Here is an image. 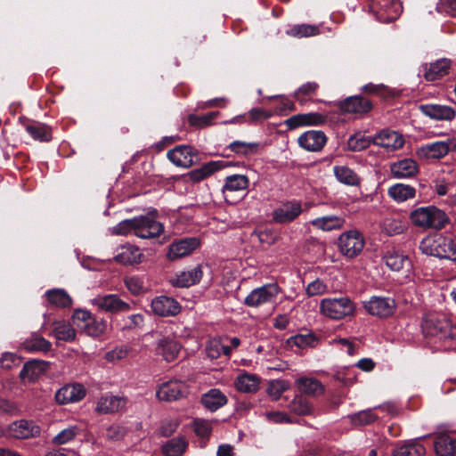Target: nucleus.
I'll list each match as a JSON object with an SVG mask.
<instances>
[{
    "instance_id": "nucleus-35",
    "label": "nucleus",
    "mask_w": 456,
    "mask_h": 456,
    "mask_svg": "<svg viewBox=\"0 0 456 456\" xmlns=\"http://www.w3.org/2000/svg\"><path fill=\"white\" fill-rule=\"evenodd\" d=\"M333 173L336 179L345 185L359 186L361 183L360 176L347 166H335L333 167Z\"/></svg>"
},
{
    "instance_id": "nucleus-44",
    "label": "nucleus",
    "mask_w": 456,
    "mask_h": 456,
    "mask_svg": "<svg viewBox=\"0 0 456 456\" xmlns=\"http://www.w3.org/2000/svg\"><path fill=\"white\" fill-rule=\"evenodd\" d=\"M415 193L416 190L414 187L403 183H396L388 189L389 196L397 202H403L412 199L415 197Z\"/></svg>"
},
{
    "instance_id": "nucleus-60",
    "label": "nucleus",
    "mask_w": 456,
    "mask_h": 456,
    "mask_svg": "<svg viewBox=\"0 0 456 456\" xmlns=\"http://www.w3.org/2000/svg\"><path fill=\"white\" fill-rule=\"evenodd\" d=\"M93 317L92 314L84 309H77L73 313L72 320L75 325H77L79 329L85 330L87 324L91 322V318Z\"/></svg>"
},
{
    "instance_id": "nucleus-20",
    "label": "nucleus",
    "mask_w": 456,
    "mask_h": 456,
    "mask_svg": "<svg viewBox=\"0 0 456 456\" xmlns=\"http://www.w3.org/2000/svg\"><path fill=\"white\" fill-rule=\"evenodd\" d=\"M151 307L155 314L162 317L175 316L181 312L180 304L175 298L167 296L154 297Z\"/></svg>"
},
{
    "instance_id": "nucleus-61",
    "label": "nucleus",
    "mask_w": 456,
    "mask_h": 456,
    "mask_svg": "<svg viewBox=\"0 0 456 456\" xmlns=\"http://www.w3.org/2000/svg\"><path fill=\"white\" fill-rule=\"evenodd\" d=\"M129 348L125 346H117L110 351H108L105 354V359L110 362H117L124 360L128 356Z\"/></svg>"
},
{
    "instance_id": "nucleus-40",
    "label": "nucleus",
    "mask_w": 456,
    "mask_h": 456,
    "mask_svg": "<svg viewBox=\"0 0 456 456\" xmlns=\"http://www.w3.org/2000/svg\"><path fill=\"white\" fill-rule=\"evenodd\" d=\"M426 449L419 443V439L405 442L398 446L393 452V456H425Z\"/></svg>"
},
{
    "instance_id": "nucleus-7",
    "label": "nucleus",
    "mask_w": 456,
    "mask_h": 456,
    "mask_svg": "<svg viewBox=\"0 0 456 456\" xmlns=\"http://www.w3.org/2000/svg\"><path fill=\"white\" fill-rule=\"evenodd\" d=\"M92 305L99 311L117 314L132 310L129 303L122 300L117 294L97 295L90 300Z\"/></svg>"
},
{
    "instance_id": "nucleus-19",
    "label": "nucleus",
    "mask_w": 456,
    "mask_h": 456,
    "mask_svg": "<svg viewBox=\"0 0 456 456\" xmlns=\"http://www.w3.org/2000/svg\"><path fill=\"white\" fill-rule=\"evenodd\" d=\"M167 159L176 167L188 168L197 158L196 151L188 145H179L167 151Z\"/></svg>"
},
{
    "instance_id": "nucleus-57",
    "label": "nucleus",
    "mask_w": 456,
    "mask_h": 456,
    "mask_svg": "<svg viewBox=\"0 0 456 456\" xmlns=\"http://www.w3.org/2000/svg\"><path fill=\"white\" fill-rule=\"evenodd\" d=\"M91 322L85 328V332L92 337H98L104 333L107 323L103 320H96L94 317L91 318Z\"/></svg>"
},
{
    "instance_id": "nucleus-24",
    "label": "nucleus",
    "mask_w": 456,
    "mask_h": 456,
    "mask_svg": "<svg viewBox=\"0 0 456 456\" xmlns=\"http://www.w3.org/2000/svg\"><path fill=\"white\" fill-rule=\"evenodd\" d=\"M126 404V399L123 396L106 394L101 396L95 406V411L100 414H110L118 411Z\"/></svg>"
},
{
    "instance_id": "nucleus-8",
    "label": "nucleus",
    "mask_w": 456,
    "mask_h": 456,
    "mask_svg": "<svg viewBox=\"0 0 456 456\" xmlns=\"http://www.w3.org/2000/svg\"><path fill=\"white\" fill-rule=\"evenodd\" d=\"M164 232V225L151 215L134 217V236L149 240L160 236Z\"/></svg>"
},
{
    "instance_id": "nucleus-49",
    "label": "nucleus",
    "mask_w": 456,
    "mask_h": 456,
    "mask_svg": "<svg viewBox=\"0 0 456 456\" xmlns=\"http://www.w3.org/2000/svg\"><path fill=\"white\" fill-rule=\"evenodd\" d=\"M206 354L210 359H216L222 354L228 356L231 354V346H224L220 339L214 338L208 342Z\"/></svg>"
},
{
    "instance_id": "nucleus-5",
    "label": "nucleus",
    "mask_w": 456,
    "mask_h": 456,
    "mask_svg": "<svg viewBox=\"0 0 456 456\" xmlns=\"http://www.w3.org/2000/svg\"><path fill=\"white\" fill-rule=\"evenodd\" d=\"M370 10L377 20L388 23L400 16L403 6L399 0H370Z\"/></svg>"
},
{
    "instance_id": "nucleus-62",
    "label": "nucleus",
    "mask_w": 456,
    "mask_h": 456,
    "mask_svg": "<svg viewBox=\"0 0 456 456\" xmlns=\"http://www.w3.org/2000/svg\"><path fill=\"white\" fill-rule=\"evenodd\" d=\"M143 315L141 314H134L129 316H126L122 319V323L120 324V329L122 330H133L138 327L142 326L143 324Z\"/></svg>"
},
{
    "instance_id": "nucleus-52",
    "label": "nucleus",
    "mask_w": 456,
    "mask_h": 456,
    "mask_svg": "<svg viewBox=\"0 0 456 456\" xmlns=\"http://www.w3.org/2000/svg\"><path fill=\"white\" fill-rule=\"evenodd\" d=\"M81 428L77 426H69L60 431L53 438V443L56 445L65 444L80 435Z\"/></svg>"
},
{
    "instance_id": "nucleus-63",
    "label": "nucleus",
    "mask_w": 456,
    "mask_h": 456,
    "mask_svg": "<svg viewBox=\"0 0 456 456\" xmlns=\"http://www.w3.org/2000/svg\"><path fill=\"white\" fill-rule=\"evenodd\" d=\"M288 389V386L283 380H273L267 387V394L274 400H278L282 393Z\"/></svg>"
},
{
    "instance_id": "nucleus-36",
    "label": "nucleus",
    "mask_w": 456,
    "mask_h": 456,
    "mask_svg": "<svg viewBox=\"0 0 456 456\" xmlns=\"http://www.w3.org/2000/svg\"><path fill=\"white\" fill-rule=\"evenodd\" d=\"M450 60L440 59L429 63L425 69V78L428 81H435L445 76L450 68Z\"/></svg>"
},
{
    "instance_id": "nucleus-55",
    "label": "nucleus",
    "mask_w": 456,
    "mask_h": 456,
    "mask_svg": "<svg viewBox=\"0 0 456 456\" xmlns=\"http://www.w3.org/2000/svg\"><path fill=\"white\" fill-rule=\"evenodd\" d=\"M110 232L114 235H134V217L122 220L118 224L110 228Z\"/></svg>"
},
{
    "instance_id": "nucleus-46",
    "label": "nucleus",
    "mask_w": 456,
    "mask_h": 456,
    "mask_svg": "<svg viewBox=\"0 0 456 456\" xmlns=\"http://www.w3.org/2000/svg\"><path fill=\"white\" fill-rule=\"evenodd\" d=\"M407 228L406 222L397 217H386L381 223V229L389 236L401 234Z\"/></svg>"
},
{
    "instance_id": "nucleus-16",
    "label": "nucleus",
    "mask_w": 456,
    "mask_h": 456,
    "mask_svg": "<svg viewBox=\"0 0 456 456\" xmlns=\"http://www.w3.org/2000/svg\"><path fill=\"white\" fill-rule=\"evenodd\" d=\"M419 110L426 117L438 121H452L456 117V110L445 104H421Z\"/></svg>"
},
{
    "instance_id": "nucleus-14",
    "label": "nucleus",
    "mask_w": 456,
    "mask_h": 456,
    "mask_svg": "<svg viewBox=\"0 0 456 456\" xmlns=\"http://www.w3.org/2000/svg\"><path fill=\"white\" fill-rule=\"evenodd\" d=\"M328 142V137L322 130H308L297 138L298 145L309 152H320Z\"/></svg>"
},
{
    "instance_id": "nucleus-23",
    "label": "nucleus",
    "mask_w": 456,
    "mask_h": 456,
    "mask_svg": "<svg viewBox=\"0 0 456 456\" xmlns=\"http://www.w3.org/2000/svg\"><path fill=\"white\" fill-rule=\"evenodd\" d=\"M376 410H379L387 414H394L395 412V408L394 405L386 403L375 407L373 409L361 411L357 413L349 415L348 418L350 419L351 422L355 426L369 425L374 422L379 418L378 415H376L374 412V411Z\"/></svg>"
},
{
    "instance_id": "nucleus-33",
    "label": "nucleus",
    "mask_w": 456,
    "mask_h": 456,
    "mask_svg": "<svg viewBox=\"0 0 456 456\" xmlns=\"http://www.w3.org/2000/svg\"><path fill=\"white\" fill-rule=\"evenodd\" d=\"M437 456H456V440L447 434H439L434 442Z\"/></svg>"
},
{
    "instance_id": "nucleus-13",
    "label": "nucleus",
    "mask_w": 456,
    "mask_h": 456,
    "mask_svg": "<svg viewBox=\"0 0 456 456\" xmlns=\"http://www.w3.org/2000/svg\"><path fill=\"white\" fill-rule=\"evenodd\" d=\"M187 393V387L178 380H168L160 384L156 390V397L159 401L173 402L183 397Z\"/></svg>"
},
{
    "instance_id": "nucleus-64",
    "label": "nucleus",
    "mask_w": 456,
    "mask_h": 456,
    "mask_svg": "<svg viewBox=\"0 0 456 456\" xmlns=\"http://www.w3.org/2000/svg\"><path fill=\"white\" fill-rule=\"evenodd\" d=\"M218 115V111L209 112L202 116L191 115L190 116L189 120L191 125L205 126L210 125Z\"/></svg>"
},
{
    "instance_id": "nucleus-48",
    "label": "nucleus",
    "mask_w": 456,
    "mask_h": 456,
    "mask_svg": "<svg viewBox=\"0 0 456 456\" xmlns=\"http://www.w3.org/2000/svg\"><path fill=\"white\" fill-rule=\"evenodd\" d=\"M319 33V27L311 24H297L287 30L288 35L297 38L313 37Z\"/></svg>"
},
{
    "instance_id": "nucleus-9",
    "label": "nucleus",
    "mask_w": 456,
    "mask_h": 456,
    "mask_svg": "<svg viewBox=\"0 0 456 456\" xmlns=\"http://www.w3.org/2000/svg\"><path fill=\"white\" fill-rule=\"evenodd\" d=\"M280 293V288L276 283H269L254 289L244 299V304L248 307H259L263 305L275 301Z\"/></svg>"
},
{
    "instance_id": "nucleus-26",
    "label": "nucleus",
    "mask_w": 456,
    "mask_h": 456,
    "mask_svg": "<svg viewBox=\"0 0 456 456\" xmlns=\"http://www.w3.org/2000/svg\"><path fill=\"white\" fill-rule=\"evenodd\" d=\"M142 256L143 255L138 247L126 244L116 249L114 259L120 265H132L141 263Z\"/></svg>"
},
{
    "instance_id": "nucleus-15",
    "label": "nucleus",
    "mask_w": 456,
    "mask_h": 456,
    "mask_svg": "<svg viewBox=\"0 0 456 456\" xmlns=\"http://www.w3.org/2000/svg\"><path fill=\"white\" fill-rule=\"evenodd\" d=\"M200 240L196 237L184 238L172 242L167 253V257L175 261L191 254L200 247Z\"/></svg>"
},
{
    "instance_id": "nucleus-22",
    "label": "nucleus",
    "mask_w": 456,
    "mask_h": 456,
    "mask_svg": "<svg viewBox=\"0 0 456 456\" xmlns=\"http://www.w3.org/2000/svg\"><path fill=\"white\" fill-rule=\"evenodd\" d=\"M50 364L49 362L43 360L28 361L23 365L20 377L24 381L33 382L49 370Z\"/></svg>"
},
{
    "instance_id": "nucleus-32",
    "label": "nucleus",
    "mask_w": 456,
    "mask_h": 456,
    "mask_svg": "<svg viewBox=\"0 0 456 456\" xmlns=\"http://www.w3.org/2000/svg\"><path fill=\"white\" fill-rule=\"evenodd\" d=\"M343 111L354 114H364L370 110L371 103L369 100L361 96H351L340 104Z\"/></svg>"
},
{
    "instance_id": "nucleus-51",
    "label": "nucleus",
    "mask_w": 456,
    "mask_h": 456,
    "mask_svg": "<svg viewBox=\"0 0 456 456\" xmlns=\"http://www.w3.org/2000/svg\"><path fill=\"white\" fill-rule=\"evenodd\" d=\"M371 143H373V137L354 134L349 137L346 146L349 151H361L367 149Z\"/></svg>"
},
{
    "instance_id": "nucleus-18",
    "label": "nucleus",
    "mask_w": 456,
    "mask_h": 456,
    "mask_svg": "<svg viewBox=\"0 0 456 456\" xmlns=\"http://www.w3.org/2000/svg\"><path fill=\"white\" fill-rule=\"evenodd\" d=\"M249 185L248 176L244 175H232L226 177L222 191L226 201L234 203L232 199L235 193L243 194Z\"/></svg>"
},
{
    "instance_id": "nucleus-37",
    "label": "nucleus",
    "mask_w": 456,
    "mask_h": 456,
    "mask_svg": "<svg viewBox=\"0 0 456 456\" xmlns=\"http://www.w3.org/2000/svg\"><path fill=\"white\" fill-rule=\"evenodd\" d=\"M323 122V118L318 113L298 114L290 117L285 121L289 129H295L300 126L318 125Z\"/></svg>"
},
{
    "instance_id": "nucleus-42",
    "label": "nucleus",
    "mask_w": 456,
    "mask_h": 456,
    "mask_svg": "<svg viewBox=\"0 0 456 456\" xmlns=\"http://www.w3.org/2000/svg\"><path fill=\"white\" fill-rule=\"evenodd\" d=\"M202 404L211 411H216L227 403L226 396L218 389H211L201 398Z\"/></svg>"
},
{
    "instance_id": "nucleus-6",
    "label": "nucleus",
    "mask_w": 456,
    "mask_h": 456,
    "mask_svg": "<svg viewBox=\"0 0 456 456\" xmlns=\"http://www.w3.org/2000/svg\"><path fill=\"white\" fill-rule=\"evenodd\" d=\"M364 245V237L357 230L345 232L338 237L339 251L348 258L357 256L362 251Z\"/></svg>"
},
{
    "instance_id": "nucleus-39",
    "label": "nucleus",
    "mask_w": 456,
    "mask_h": 456,
    "mask_svg": "<svg viewBox=\"0 0 456 456\" xmlns=\"http://www.w3.org/2000/svg\"><path fill=\"white\" fill-rule=\"evenodd\" d=\"M22 348L28 352H44L51 350L52 344L37 333H32L22 343Z\"/></svg>"
},
{
    "instance_id": "nucleus-21",
    "label": "nucleus",
    "mask_w": 456,
    "mask_h": 456,
    "mask_svg": "<svg viewBox=\"0 0 456 456\" xmlns=\"http://www.w3.org/2000/svg\"><path fill=\"white\" fill-rule=\"evenodd\" d=\"M39 433V426L26 419L14 421L7 428V435L16 439H28L38 436Z\"/></svg>"
},
{
    "instance_id": "nucleus-58",
    "label": "nucleus",
    "mask_w": 456,
    "mask_h": 456,
    "mask_svg": "<svg viewBox=\"0 0 456 456\" xmlns=\"http://www.w3.org/2000/svg\"><path fill=\"white\" fill-rule=\"evenodd\" d=\"M213 428V422L204 419H196L193 421V429L197 436L208 437Z\"/></svg>"
},
{
    "instance_id": "nucleus-31",
    "label": "nucleus",
    "mask_w": 456,
    "mask_h": 456,
    "mask_svg": "<svg viewBox=\"0 0 456 456\" xmlns=\"http://www.w3.org/2000/svg\"><path fill=\"white\" fill-rule=\"evenodd\" d=\"M224 165L221 161H209L208 163L203 164L200 167L190 171L186 175V177L193 183H199L209 177L215 172L222 169Z\"/></svg>"
},
{
    "instance_id": "nucleus-43",
    "label": "nucleus",
    "mask_w": 456,
    "mask_h": 456,
    "mask_svg": "<svg viewBox=\"0 0 456 456\" xmlns=\"http://www.w3.org/2000/svg\"><path fill=\"white\" fill-rule=\"evenodd\" d=\"M187 441L181 436L174 437L167 441L161 447L165 456H181L186 451Z\"/></svg>"
},
{
    "instance_id": "nucleus-27",
    "label": "nucleus",
    "mask_w": 456,
    "mask_h": 456,
    "mask_svg": "<svg viewBox=\"0 0 456 456\" xmlns=\"http://www.w3.org/2000/svg\"><path fill=\"white\" fill-rule=\"evenodd\" d=\"M259 376L245 370H241L234 380L235 388L241 393H256L259 389Z\"/></svg>"
},
{
    "instance_id": "nucleus-59",
    "label": "nucleus",
    "mask_w": 456,
    "mask_h": 456,
    "mask_svg": "<svg viewBox=\"0 0 456 456\" xmlns=\"http://www.w3.org/2000/svg\"><path fill=\"white\" fill-rule=\"evenodd\" d=\"M328 291V285L321 279H315L305 288V293L308 297L321 296Z\"/></svg>"
},
{
    "instance_id": "nucleus-10",
    "label": "nucleus",
    "mask_w": 456,
    "mask_h": 456,
    "mask_svg": "<svg viewBox=\"0 0 456 456\" xmlns=\"http://www.w3.org/2000/svg\"><path fill=\"white\" fill-rule=\"evenodd\" d=\"M365 310L370 315L379 318L391 316L395 311V302L391 297L373 296L363 303Z\"/></svg>"
},
{
    "instance_id": "nucleus-45",
    "label": "nucleus",
    "mask_w": 456,
    "mask_h": 456,
    "mask_svg": "<svg viewBox=\"0 0 456 456\" xmlns=\"http://www.w3.org/2000/svg\"><path fill=\"white\" fill-rule=\"evenodd\" d=\"M48 301L57 307H69L72 304L69 295L62 289H53L45 292Z\"/></svg>"
},
{
    "instance_id": "nucleus-17",
    "label": "nucleus",
    "mask_w": 456,
    "mask_h": 456,
    "mask_svg": "<svg viewBox=\"0 0 456 456\" xmlns=\"http://www.w3.org/2000/svg\"><path fill=\"white\" fill-rule=\"evenodd\" d=\"M404 142V138L401 134L389 129H384L373 136V144L384 148L387 152L401 149Z\"/></svg>"
},
{
    "instance_id": "nucleus-3",
    "label": "nucleus",
    "mask_w": 456,
    "mask_h": 456,
    "mask_svg": "<svg viewBox=\"0 0 456 456\" xmlns=\"http://www.w3.org/2000/svg\"><path fill=\"white\" fill-rule=\"evenodd\" d=\"M421 329L425 337L434 338L438 341H446L456 337V329H452L444 316L434 313L425 315Z\"/></svg>"
},
{
    "instance_id": "nucleus-56",
    "label": "nucleus",
    "mask_w": 456,
    "mask_h": 456,
    "mask_svg": "<svg viewBox=\"0 0 456 456\" xmlns=\"http://www.w3.org/2000/svg\"><path fill=\"white\" fill-rule=\"evenodd\" d=\"M125 434L126 428L118 424H112L102 430V436L111 442L119 441Z\"/></svg>"
},
{
    "instance_id": "nucleus-28",
    "label": "nucleus",
    "mask_w": 456,
    "mask_h": 456,
    "mask_svg": "<svg viewBox=\"0 0 456 456\" xmlns=\"http://www.w3.org/2000/svg\"><path fill=\"white\" fill-rule=\"evenodd\" d=\"M451 145V140L428 143L419 148V154L427 159H438L448 154Z\"/></svg>"
},
{
    "instance_id": "nucleus-12",
    "label": "nucleus",
    "mask_w": 456,
    "mask_h": 456,
    "mask_svg": "<svg viewBox=\"0 0 456 456\" xmlns=\"http://www.w3.org/2000/svg\"><path fill=\"white\" fill-rule=\"evenodd\" d=\"M86 395V387L80 383L66 384L55 393V401L60 405L78 403Z\"/></svg>"
},
{
    "instance_id": "nucleus-25",
    "label": "nucleus",
    "mask_w": 456,
    "mask_h": 456,
    "mask_svg": "<svg viewBox=\"0 0 456 456\" xmlns=\"http://www.w3.org/2000/svg\"><path fill=\"white\" fill-rule=\"evenodd\" d=\"M202 269L198 265L191 270L180 271L170 278V283L177 288H188L198 283L202 278Z\"/></svg>"
},
{
    "instance_id": "nucleus-4",
    "label": "nucleus",
    "mask_w": 456,
    "mask_h": 456,
    "mask_svg": "<svg viewBox=\"0 0 456 456\" xmlns=\"http://www.w3.org/2000/svg\"><path fill=\"white\" fill-rule=\"evenodd\" d=\"M410 218L412 224L424 229L440 230L448 222L446 214L434 206L414 209L411 211Z\"/></svg>"
},
{
    "instance_id": "nucleus-2",
    "label": "nucleus",
    "mask_w": 456,
    "mask_h": 456,
    "mask_svg": "<svg viewBox=\"0 0 456 456\" xmlns=\"http://www.w3.org/2000/svg\"><path fill=\"white\" fill-rule=\"evenodd\" d=\"M355 309L354 302L348 297H325L320 301V314L334 321L354 316Z\"/></svg>"
},
{
    "instance_id": "nucleus-1",
    "label": "nucleus",
    "mask_w": 456,
    "mask_h": 456,
    "mask_svg": "<svg viewBox=\"0 0 456 456\" xmlns=\"http://www.w3.org/2000/svg\"><path fill=\"white\" fill-rule=\"evenodd\" d=\"M419 249L428 256L456 260V241L449 236L428 235L420 241Z\"/></svg>"
},
{
    "instance_id": "nucleus-41",
    "label": "nucleus",
    "mask_w": 456,
    "mask_h": 456,
    "mask_svg": "<svg viewBox=\"0 0 456 456\" xmlns=\"http://www.w3.org/2000/svg\"><path fill=\"white\" fill-rule=\"evenodd\" d=\"M298 390L304 394L316 396L323 394L324 387L315 379L302 377L296 380Z\"/></svg>"
},
{
    "instance_id": "nucleus-11",
    "label": "nucleus",
    "mask_w": 456,
    "mask_h": 456,
    "mask_svg": "<svg viewBox=\"0 0 456 456\" xmlns=\"http://www.w3.org/2000/svg\"><path fill=\"white\" fill-rule=\"evenodd\" d=\"M303 212L302 203L292 200L281 203L272 213L273 220L278 224H289L296 220Z\"/></svg>"
},
{
    "instance_id": "nucleus-30",
    "label": "nucleus",
    "mask_w": 456,
    "mask_h": 456,
    "mask_svg": "<svg viewBox=\"0 0 456 456\" xmlns=\"http://www.w3.org/2000/svg\"><path fill=\"white\" fill-rule=\"evenodd\" d=\"M394 177L409 178L414 176L418 172V165L412 159H404L395 162L390 167Z\"/></svg>"
},
{
    "instance_id": "nucleus-29",
    "label": "nucleus",
    "mask_w": 456,
    "mask_h": 456,
    "mask_svg": "<svg viewBox=\"0 0 456 456\" xmlns=\"http://www.w3.org/2000/svg\"><path fill=\"white\" fill-rule=\"evenodd\" d=\"M383 259L386 265L395 272H399L403 268H410L411 266L410 258L395 249H388L384 254Z\"/></svg>"
},
{
    "instance_id": "nucleus-47",
    "label": "nucleus",
    "mask_w": 456,
    "mask_h": 456,
    "mask_svg": "<svg viewBox=\"0 0 456 456\" xmlns=\"http://www.w3.org/2000/svg\"><path fill=\"white\" fill-rule=\"evenodd\" d=\"M52 334L57 340L65 342H71L76 338V330L69 323L63 322L54 323Z\"/></svg>"
},
{
    "instance_id": "nucleus-54",
    "label": "nucleus",
    "mask_w": 456,
    "mask_h": 456,
    "mask_svg": "<svg viewBox=\"0 0 456 456\" xmlns=\"http://www.w3.org/2000/svg\"><path fill=\"white\" fill-rule=\"evenodd\" d=\"M124 283L128 291L134 296L141 295L146 291V287L142 277L136 275L127 276L125 278Z\"/></svg>"
},
{
    "instance_id": "nucleus-38",
    "label": "nucleus",
    "mask_w": 456,
    "mask_h": 456,
    "mask_svg": "<svg viewBox=\"0 0 456 456\" xmlns=\"http://www.w3.org/2000/svg\"><path fill=\"white\" fill-rule=\"evenodd\" d=\"M181 349L179 343L172 338H165L158 342L157 352L161 354L167 362H172Z\"/></svg>"
},
{
    "instance_id": "nucleus-34",
    "label": "nucleus",
    "mask_w": 456,
    "mask_h": 456,
    "mask_svg": "<svg viewBox=\"0 0 456 456\" xmlns=\"http://www.w3.org/2000/svg\"><path fill=\"white\" fill-rule=\"evenodd\" d=\"M310 224L322 231L330 232L342 228L345 219L340 216L330 215L314 218L310 221Z\"/></svg>"
},
{
    "instance_id": "nucleus-50",
    "label": "nucleus",
    "mask_w": 456,
    "mask_h": 456,
    "mask_svg": "<svg viewBox=\"0 0 456 456\" xmlns=\"http://www.w3.org/2000/svg\"><path fill=\"white\" fill-rule=\"evenodd\" d=\"M26 130L35 140L48 142L52 138L50 128L45 124L36 123L29 125L27 126Z\"/></svg>"
},
{
    "instance_id": "nucleus-53",
    "label": "nucleus",
    "mask_w": 456,
    "mask_h": 456,
    "mask_svg": "<svg viewBox=\"0 0 456 456\" xmlns=\"http://www.w3.org/2000/svg\"><path fill=\"white\" fill-rule=\"evenodd\" d=\"M289 409L297 415H311L314 412L310 402L301 396H296L289 403Z\"/></svg>"
}]
</instances>
